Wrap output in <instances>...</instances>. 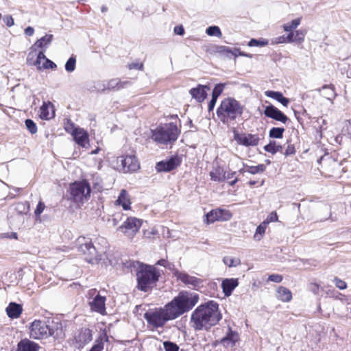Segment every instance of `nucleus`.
I'll return each mask as SVG.
<instances>
[{
	"label": "nucleus",
	"instance_id": "dca6fc26",
	"mask_svg": "<svg viewBox=\"0 0 351 351\" xmlns=\"http://www.w3.org/2000/svg\"><path fill=\"white\" fill-rule=\"evenodd\" d=\"M77 145L84 148L89 147V136L88 132L83 128H79L72 135Z\"/></svg>",
	"mask_w": 351,
	"mask_h": 351
},
{
	"label": "nucleus",
	"instance_id": "bf43d9fd",
	"mask_svg": "<svg viewBox=\"0 0 351 351\" xmlns=\"http://www.w3.org/2000/svg\"><path fill=\"white\" fill-rule=\"evenodd\" d=\"M3 21L8 27H12L14 25V19L10 15H6L3 17Z\"/></svg>",
	"mask_w": 351,
	"mask_h": 351
},
{
	"label": "nucleus",
	"instance_id": "09e8293b",
	"mask_svg": "<svg viewBox=\"0 0 351 351\" xmlns=\"http://www.w3.org/2000/svg\"><path fill=\"white\" fill-rule=\"evenodd\" d=\"M289 34H287V36H281L276 37L272 40L273 44H280V43H291L289 40Z\"/></svg>",
	"mask_w": 351,
	"mask_h": 351
},
{
	"label": "nucleus",
	"instance_id": "423d86ee",
	"mask_svg": "<svg viewBox=\"0 0 351 351\" xmlns=\"http://www.w3.org/2000/svg\"><path fill=\"white\" fill-rule=\"evenodd\" d=\"M179 131L177 126L172 123H167L158 127L152 132V139L160 144H167L177 140Z\"/></svg>",
	"mask_w": 351,
	"mask_h": 351
},
{
	"label": "nucleus",
	"instance_id": "b1692460",
	"mask_svg": "<svg viewBox=\"0 0 351 351\" xmlns=\"http://www.w3.org/2000/svg\"><path fill=\"white\" fill-rule=\"evenodd\" d=\"M5 310L7 315L10 318L17 319L21 316L23 311V308L20 304L11 302Z\"/></svg>",
	"mask_w": 351,
	"mask_h": 351
},
{
	"label": "nucleus",
	"instance_id": "2eb2a0df",
	"mask_svg": "<svg viewBox=\"0 0 351 351\" xmlns=\"http://www.w3.org/2000/svg\"><path fill=\"white\" fill-rule=\"evenodd\" d=\"M45 58L43 50L37 51V49L33 45L29 49V52L27 57V63L29 65H35L37 67L40 66V60Z\"/></svg>",
	"mask_w": 351,
	"mask_h": 351
},
{
	"label": "nucleus",
	"instance_id": "13d9d810",
	"mask_svg": "<svg viewBox=\"0 0 351 351\" xmlns=\"http://www.w3.org/2000/svg\"><path fill=\"white\" fill-rule=\"evenodd\" d=\"M295 152V150L294 146L291 144H288L284 154L286 156H288L294 154Z\"/></svg>",
	"mask_w": 351,
	"mask_h": 351
},
{
	"label": "nucleus",
	"instance_id": "58836bf2",
	"mask_svg": "<svg viewBox=\"0 0 351 351\" xmlns=\"http://www.w3.org/2000/svg\"><path fill=\"white\" fill-rule=\"evenodd\" d=\"M265 170V166L264 165H258L257 166H250L247 167L246 171L251 174H256L258 173H263Z\"/></svg>",
	"mask_w": 351,
	"mask_h": 351
},
{
	"label": "nucleus",
	"instance_id": "ddd939ff",
	"mask_svg": "<svg viewBox=\"0 0 351 351\" xmlns=\"http://www.w3.org/2000/svg\"><path fill=\"white\" fill-rule=\"evenodd\" d=\"M234 139L239 145L245 147L256 146L260 141V138L258 134H252L250 133L239 134L236 131L234 132Z\"/></svg>",
	"mask_w": 351,
	"mask_h": 351
},
{
	"label": "nucleus",
	"instance_id": "6e6d98bb",
	"mask_svg": "<svg viewBox=\"0 0 351 351\" xmlns=\"http://www.w3.org/2000/svg\"><path fill=\"white\" fill-rule=\"evenodd\" d=\"M308 288L314 294H318L320 289L319 285L315 282L310 283Z\"/></svg>",
	"mask_w": 351,
	"mask_h": 351
},
{
	"label": "nucleus",
	"instance_id": "4468645a",
	"mask_svg": "<svg viewBox=\"0 0 351 351\" xmlns=\"http://www.w3.org/2000/svg\"><path fill=\"white\" fill-rule=\"evenodd\" d=\"M264 114L269 118H271L283 123H285L288 120L287 117L284 113L272 105L265 107Z\"/></svg>",
	"mask_w": 351,
	"mask_h": 351
},
{
	"label": "nucleus",
	"instance_id": "9d476101",
	"mask_svg": "<svg viewBox=\"0 0 351 351\" xmlns=\"http://www.w3.org/2000/svg\"><path fill=\"white\" fill-rule=\"evenodd\" d=\"M30 337L35 339H45L52 335L51 330L45 322L34 321L30 326Z\"/></svg>",
	"mask_w": 351,
	"mask_h": 351
},
{
	"label": "nucleus",
	"instance_id": "412c9836",
	"mask_svg": "<svg viewBox=\"0 0 351 351\" xmlns=\"http://www.w3.org/2000/svg\"><path fill=\"white\" fill-rule=\"evenodd\" d=\"M115 205L121 206L123 210H128L131 208V201L126 190L122 189L115 201Z\"/></svg>",
	"mask_w": 351,
	"mask_h": 351
},
{
	"label": "nucleus",
	"instance_id": "c03bdc74",
	"mask_svg": "<svg viewBox=\"0 0 351 351\" xmlns=\"http://www.w3.org/2000/svg\"><path fill=\"white\" fill-rule=\"evenodd\" d=\"M225 87V84H217L213 90L212 96L213 97L218 98L220 95L223 93Z\"/></svg>",
	"mask_w": 351,
	"mask_h": 351
},
{
	"label": "nucleus",
	"instance_id": "39448f33",
	"mask_svg": "<svg viewBox=\"0 0 351 351\" xmlns=\"http://www.w3.org/2000/svg\"><path fill=\"white\" fill-rule=\"evenodd\" d=\"M77 249L84 256L85 261L90 264L98 263L106 252V247L97 248L91 239L86 237L78 238Z\"/></svg>",
	"mask_w": 351,
	"mask_h": 351
},
{
	"label": "nucleus",
	"instance_id": "a18cd8bd",
	"mask_svg": "<svg viewBox=\"0 0 351 351\" xmlns=\"http://www.w3.org/2000/svg\"><path fill=\"white\" fill-rule=\"evenodd\" d=\"M75 58L74 57H71L65 64V69L68 72H73L75 69Z\"/></svg>",
	"mask_w": 351,
	"mask_h": 351
},
{
	"label": "nucleus",
	"instance_id": "20e7f679",
	"mask_svg": "<svg viewBox=\"0 0 351 351\" xmlns=\"http://www.w3.org/2000/svg\"><path fill=\"white\" fill-rule=\"evenodd\" d=\"M243 106L235 99L228 97L224 99L217 110V115L223 123H229L241 116Z\"/></svg>",
	"mask_w": 351,
	"mask_h": 351
},
{
	"label": "nucleus",
	"instance_id": "de8ad7c7",
	"mask_svg": "<svg viewBox=\"0 0 351 351\" xmlns=\"http://www.w3.org/2000/svg\"><path fill=\"white\" fill-rule=\"evenodd\" d=\"M265 95L268 97L272 98L278 101L282 96V94L278 91H273V90H267L265 93Z\"/></svg>",
	"mask_w": 351,
	"mask_h": 351
},
{
	"label": "nucleus",
	"instance_id": "a19ab883",
	"mask_svg": "<svg viewBox=\"0 0 351 351\" xmlns=\"http://www.w3.org/2000/svg\"><path fill=\"white\" fill-rule=\"evenodd\" d=\"M267 45H268V40H267L265 39H263V38L260 39V40L252 38L248 43L249 47H263V46H266Z\"/></svg>",
	"mask_w": 351,
	"mask_h": 351
},
{
	"label": "nucleus",
	"instance_id": "9b49d317",
	"mask_svg": "<svg viewBox=\"0 0 351 351\" xmlns=\"http://www.w3.org/2000/svg\"><path fill=\"white\" fill-rule=\"evenodd\" d=\"M232 213L226 209L217 208L210 210L206 215L207 223H212L217 221H226L232 218Z\"/></svg>",
	"mask_w": 351,
	"mask_h": 351
},
{
	"label": "nucleus",
	"instance_id": "37998d69",
	"mask_svg": "<svg viewBox=\"0 0 351 351\" xmlns=\"http://www.w3.org/2000/svg\"><path fill=\"white\" fill-rule=\"evenodd\" d=\"M64 130L68 133H70L71 135L73 134V133L75 132V130L77 129L80 128H75L74 123L73 122H71L70 120H66V121L64 122Z\"/></svg>",
	"mask_w": 351,
	"mask_h": 351
},
{
	"label": "nucleus",
	"instance_id": "e433bc0d",
	"mask_svg": "<svg viewBox=\"0 0 351 351\" xmlns=\"http://www.w3.org/2000/svg\"><path fill=\"white\" fill-rule=\"evenodd\" d=\"M128 83V82H121L119 79H112L109 81L108 87L109 88L121 89L124 88Z\"/></svg>",
	"mask_w": 351,
	"mask_h": 351
},
{
	"label": "nucleus",
	"instance_id": "4d7b16f0",
	"mask_svg": "<svg viewBox=\"0 0 351 351\" xmlns=\"http://www.w3.org/2000/svg\"><path fill=\"white\" fill-rule=\"evenodd\" d=\"M268 280L274 282L279 283L282 280V276L279 274H271L269 276Z\"/></svg>",
	"mask_w": 351,
	"mask_h": 351
},
{
	"label": "nucleus",
	"instance_id": "6e6552de",
	"mask_svg": "<svg viewBox=\"0 0 351 351\" xmlns=\"http://www.w3.org/2000/svg\"><path fill=\"white\" fill-rule=\"evenodd\" d=\"M115 161L117 169L123 173H132L140 169V163L134 155L121 156Z\"/></svg>",
	"mask_w": 351,
	"mask_h": 351
},
{
	"label": "nucleus",
	"instance_id": "f03ea898",
	"mask_svg": "<svg viewBox=\"0 0 351 351\" xmlns=\"http://www.w3.org/2000/svg\"><path fill=\"white\" fill-rule=\"evenodd\" d=\"M221 319L219 305L214 301L201 304L191 315L192 326L196 330L209 329L216 325Z\"/></svg>",
	"mask_w": 351,
	"mask_h": 351
},
{
	"label": "nucleus",
	"instance_id": "473e14b6",
	"mask_svg": "<svg viewBox=\"0 0 351 351\" xmlns=\"http://www.w3.org/2000/svg\"><path fill=\"white\" fill-rule=\"evenodd\" d=\"M265 151L275 154L278 152H282V147L275 141H270L269 143L264 147Z\"/></svg>",
	"mask_w": 351,
	"mask_h": 351
},
{
	"label": "nucleus",
	"instance_id": "f257e3e1",
	"mask_svg": "<svg viewBox=\"0 0 351 351\" xmlns=\"http://www.w3.org/2000/svg\"><path fill=\"white\" fill-rule=\"evenodd\" d=\"M199 300V296L195 293L181 291L165 306L148 310L144 314V318L148 326L158 328L170 320H173L191 310Z\"/></svg>",
	"mask_w": 351,
	"mask_h": 351
},
{
	"label": "nucleus",
	"instance_id": "5fc2aeb1",
	"mask_svg": "<svg viewBox=\"0 0 351 351\" xmlns=\"http://www.w3.org/2000/svg\"><path fill=\"white\" fill-rule=\"evenodd\" d=\"M45 208V204L42 201H40L37 205V207H36L35 211H34L35 215L39 216L43 212Z\"/></svg>",
	"mask_w": 351,
	"mask_h": 351
},
{
	"label": "nucleus",
	"instance_id": "c85d7f7f",
	"mask_svg": "<svg viewBox=\"0 0 351 351\" xmlns=\"http://www.w3.org/2000/svg\"><path fill=\"white\" fill-rule=\"evenodd\" d=\"M302 20V17L300 16L283 24V30L286 32H288V34L292 33L296 30L297 27L301 24Z\"/></svg>",
	"mask_w": 351,
	"mask_h": 351
},
{
	"label": "nucleus",
	"instance_id": "2f4dec72",
	"mask_svg": "<svg viewBox=\"0 0 351 351\" xmlns=\"http://www.w3.org/2000/svg\"><path fill=\"white\" fill-rule=\"evenodd\" d=\"M321 95L326 99L331 100L335 97V93L333 87L328 85H324L322 88L319 89Z\"/></svg>",
	"mask_w": 351,
	"mask_h": 351
},
{
	"label": "nucleus",
	"instance_id": "49530a36",
	"mask_svg": "<svg viewBox=\"0 0 351 351\" xmlns=\"http://www.w3.org/2000/svg\"><path fill=\"white\" fill-rule=\"evenodd\" d=\"M25 126L31 134H34L37 132V126L32 120L27 119L25 121Z\"/></svg>",
	"mask_w": 351,
	"mask_h": 351
},
{
	"label": "nucleus",
	"instance_id": "a878e982",
	"mask_svg": "<svg viewBox=\"0 0 351 351\" xmlns=\"http://www.w3.org/2000/svg\"><path fill=\"white\" fill-rule=\"evenodd\" d=\"M276 298L282 302H289L292 300V293L289 289L280 286L276 290Z\"/></svg>",
	"mask_w": 351,
	"mask_h": 351
},
{
	"label": "nucleus",
	"instance_id": "052dcab7",
	"mask_svg": "<svg viewBox=\"0 0 351 351\" xmlns=\"http://www.w3.org/2000/svg\"><path fill=\"white\" fill-rule=\"evenodd\" d=\"M1 238H9V239H17V234L16 232H7V233H2L0 235Z\"/></svg>",
	"mask_w": 351,
	"mask_h": 351
},
{
	"label": "nucleus",
	"instance_id": "7ed1b4c3",
	"mask_svg": "<svg viewBox=\"0 0 351 351\" xmlns=\"http://www.w3.org/2000/svg\"><path fill=\"white\" fill-rule=\"evenodd\" d=\"M128 267L136 268L137 287L141 291H147L158 280L160 272L153 265L132 261L129 263Z\"/></svg>",
	"mask_w": 351,
	"mask_h": 351
},
{
	"label": "nucleus",
	"instance_id": "338daca9",
	"mask_svg": "<svg viewBox=\"0 0 351 351\" xmlns=\"http://www.w3.org/2000/svg\"><path fill=\"white\" fill-rule=\"evenodd\" d=\"M217 99V98L212 97V99L210 100V101L208 104V110L209 111H211V110H213V108H214V107L215 106Z\"/></svg>",
	"mask_w": 351,
	"mask_h": 351
},
{
	"label": "nucleus",
	"instance_id": "f704fd0d",
	"mask_svg": "<svg viewBox=\"0 0 351 351\" xmlns=\"http://www.w3.org/2000/svg\"><path fill=\"white\" fill-rule=\"evenodd\" d=\"M267 225L263 221L256 228V232L254 234V239L256 241H261L265 233Z\"/></svg>",
	"mask_w": 351,
	"mask_h": 351
},
{
	"label": "nucleus",
	"instance_id": "4c0bfd02",
	"mask_svg": "<svg viewBox=\"0 0 351 351\" xmlns=\"http://www.w3.org/2000/svg\"><path fill=\"white\" fill-rule=\"evenodd\" d=\"M285 129L282 128H272L270 131L269 136L270 138H282Z\"/></svg>",
	"mask_w": 351,
	"mask_h": 351
},
{
	"label": "nucleus",
	"instance_id": "6ab92c4d",
	"mask_svg": "<svg viewBox=\"0 0 351 351\" xmlns=\"http://www.w3.org/2000/svg\"><path fill=\"white\" fill-rule=\"evenodd\" d=\"M39 112V116L42 119L49 120L55 116L54 106L50 101L43 102Z\"/></svg>",
	"mask_w": 351,
	"mask_h": 351
},
{
	"label": "nucleus",
	"instance_id": "7c9ffc66",
	"mask_svg": "<svg viewBox=\"0 0 351 351\" xmlns=\"http://www.w3.org/2000/svg\"><path fill=\"white\" fill-rule=\"evenodd\" d=\"M92 340V335L90 330L88 329H84L80 331L79 333L77 341L80 345H84Z\"/></svg>",
	"mask_w": 351,
	"mask_h": 351
},
{
	"label": "nucleus",
	"instance_id": "5701e85b",
	"mask_svg": "<svg viewBox=\"0 0 351 351\" xmlns=\"http://www.w3.org/2000/svg\"><path fill=\"white\" fill-rule=\"evenodd\" d=\"M39 346L27 339L20 341L17 346V351H38Z\"/></svg>",
	"mask_w": 351,
	"mask_h": 351
},
{
	"label": "nucleus",
	"instance_id": "c9c22d12",
	"mask_svg": "<svg viewBox=\"0 0 351 351\" xmlns=\"http://www.w3.org/2000/svg\"><path fill=\"white\" fill-rule=\"evenodd\" d=\"M224 264L229 267H237L241 264V260L237 257H232L230 256H225L223 258Z\"/></svg>",
	"mask_w": 351,
	"mask_h": 351
},
{
	"label": "nucleus",
	"instance_id": "0eeeda50",
	"mask_svg": "<svg viewBox=\"0 0 351 351\" xmlns=\"http://www.w3.org/2000/svg\"><path fill=\"white\" fill-rule=\"evenodd\" d=\"M72 199L77 204L88 201L90 195V187L87 180L73 183L70 186Z\"/></svg>",
	"mask_w": 351,
	"mask_h": 351
},
{
	"label": "nucleus",
	"instance_id": "cd10ccee",
	"mask_svg": "<svg viewBox=\"0 0 351 351\" xmlns=\"http://www.w3.org/2000/svg\"><path fill=\"white\" fill-rule=\"evenodd\" d=\"M306 32V30L304 29H296L289 34V40L291 43H302L304 41Z\"/></svg>",
	"mask_w": 351,
	"mask_h": 351
},
{
	"label": "nucleus",
	"instance_id": "69168bd1",
	"mask_svg": "<svg viewBox=\"0 0 351 351\" xmlns=\"http://www.w3.org/2000/svg\"><path fill=\"white\" fill-rule=\"evenodd\" d=\"M129 69H136L141 70L143 69V64L142 63H132L129 65Z\"/></svg>",
	"mask_w": 351,
	"mask_h": 351
},
{
	"label": "nucleus",
	"instance_id": "603ef678",
	"mask_svg": "<svg viewBox=\"0 0 351 351\" xmlns=\"http://www.w3.org/2000/svg\"><path fill=\"white\" fill-rule=\"evenodd\" d=\"M342 132L344 135H351V121H344Z\"/></svg>",
	"mask_w": 351,
	"mask_h": 351
},
{
	"label": "nucleus",
	"instance_id": "f3484780",
	"mask_svg": "<svg viewBox=\"0 0 351 351\" xmlns=\"http://www.w3.org/2000/svg\"><path fill=\"white\" fill-rule=\"evenodd\" d=\"M105 302L106 298L97 294L93 300L89 301V305L92 311L104 315L106 312Z\"/></svg>",
	"mask_w": 351,
	"mask_h": 351
},
{
	"label": "nucleus",
	"instance_id": "0e129e2a",
	"mask_svg": "<svg viewBox=\"0 0 351 351\" xmlns=\"http://www.w3.org/2000/svg\"><path fill=\"white\" fill-rule=\"evenodd\" d=\"M174 32H175V34H176L178 35H183L184 32V28H183V27L182 25L176 26L174 27Z\"/></svg>",
	"mask_w": 351,
	"mask_h": 351
},
{
	"label": "nucleus",
	"instance_id": "8fccbe9b",
	"mask_svg": "<svg viewBox=\"0 0 351 351\" xmlns=\"http://www.w3.org/2000/svg\"><path fill=\"white\" fill-rule=\"evenodd\" d=\"M278 217L276 212L273 211L267 216V219L264 220L263 222L268 225L269 223L276 222L278 221Z\"/></svg>",
	"mask_w": 351,
	"mask_h": 351
},
{
	"label": "nucleus",
	"instance_id": "ea45409f",
	"mask_svg": "<svg viewBox=\"0 0 351 351\" xmlns=\"http://www.w3.org/2000/svg\"><path fill=\"white\" fill-rule=\"evenodd\" d=\"M206 32L208 35L210 36H217V37H221V32L219 27L217 26H210L208 27L206 30Z\"/></svg>",
	"mask_w": 351,
	"mask_h": 351
},
{
	"label": "nucleus",
	"instance_id": "aec40b11",
	"mask_svg": "<svg viewBox=\"0 0 351 351\" xmlns=\"http://www.w3.org/2000/svg\"><path fill=\"white\" fill-rule=\"evenodd\" d=\"M179 165V160L176 158H171L166 161L159 162L156 169L157 171H170Z\"/></svg>",
	"mask_w": 351,
	"mask_h": 351
},
{
	"label": "nucleus",
	"instance_id": "774afa93",
	"mask_svg": "<svg viewBox=\"0 0 351 351\" xmlns=\"http://www.w3.org/2000/svg\"><path fill=\"white\" fill-rule=\"evenodd\" d=\"M34 29L32 27H27L25 29V34L27 36H31L34 34Z\"/></svg>",
	"mask_w": 351,
	"mask_h": 351
},
{
	"label": "nucleus",
	"instance_id": "3c124183",
	"mask_svg": "<svg viewBox=\"0 0 351 351\" xmlns=\"http://www.w3.org/2000/svg\"><path fill=\"white\" fill-rule=\"evenodd\" d=\"M164 348L165 351H178V346L176 343L169 341L164 342Z\"/></svg>",
	"mask_w": 351,
	"mask_h": 351
},
{
	"label": "nucleus",
	"instance_id": "680f3d73",
	"mask_svg": "<svg viewBox=\"0 0 351 351\" xmlns=\"http://www.w3.org/2000/svg\"><path fill=\"white\" fill-rule=\"evenodd\" d=\"M219 51L220 53H226L228 56H229L230 54L231 55L232 49L226 46H221L219 47Z\"/></svg>",
	"mask_w": 351,
	"mask_h": 351
},
{
	"label": "nucleus",
	"instance_id": "864d4df0",
	"mask_svg": "<svg viewBox=\"0 0 351 351\" xmlns=\"http://www.w3.org/2000/svg\"><path fill=\"white\" fill-rule=\"evenodd\" d=\"M334 282H335L336 287L341 290L345 289L347 287L346 282L338 278H335Z\"/></svg>",
	"mask_w": 351,
	"mask_h": 351
},
{
	"label": "nucleus",
	"instance_id": "79ce46f5",
	"mask_svg": "<svg viewBox=\"0 0 351 351\" xmlns=\"http://www.w3.org/2000/svg\"><path fill=\"white\" fill-rule=\"evenodd\" d=\"M44 62L40 67H37L38 70H43L46 69H55L56 68V64L52 62L51 60L47 59L45 56V58L43 59Z\"/></svg>",
	"mask_w": 351,
	"mask_h": 351
},
{
	"label": "nucleus",
	"instance_id": "bb28decb",
	"mask_svg": "<svg viewBox=\"0 0 351 351\" xmlns=\"http://www.w3.org/2000/svg\"><path fill=\"white\" fill-rule=\"evenodd\" d=\"M239 340L238 333L230 330L227 335L221 341L223 346L226 348H232L234 346L235 343Z\"/></svg>",
	"mask_w": 351,
	"mask_h": 351
},
{
	"label": "nucleus",
	"instance_id": "a211bd4d",
	"mask_svg": "<svg viewBox=\"0 0 351 351\" xmlns=\"http://www.w3.org/2000/svg\"><path fill=\"white\" fill-rule=\"evenodd\" d=\"M210 90L208 86L198 85L197 87L191 89L190 94L193 98L198 102H202L207 96V92Z\"/></svg>",
	"mask_w": 351,
	"mask_h": 351
},
{
	"label": "nucleus",
	"instance_id": "4be33fe9",
	"mask_svg": "<svg viewBox=\"0 0 351 351\" xmlns=\"http://www.w3.org/2000/svg\"><path fill=\"white\" fill-rule=\"evenodd\" d=\"M239 282L237 278H226L222 281L221 287L226 296H230L233 290L238 286Z\"/></svg>",
	"mask_w": 351,
	"mask_h": 351
},
{
	"label": "nucleus",
	"instance_id": "393cba45",
	"mask_svg": "<svg viewBox=\"0 0 351 351\" xmlns=\"http://www.w3.org/2000/svg\"><path fill=\"white\" fill-rule=\"evenodd\" d=\"M210 176L213 181L219 182L230 179V176H226V173L220 167H217L210 171Z\"/></svg>",
	"mask_w": 351,
	"mask_h": 351
},
{
	"label": "nucleus",
	"instance_id": "72a5a7b5",
	"mask_svg": "<svg viewBox=\"0 0 351 351\" xmlns=\"http://www.w3.org/2000/svg\"><path fill=\"white\" fill-rule=\"evenodd\" d=\"M91 182L93 184V189L99 192L104 189L102 184V180L98 173H94L92 175Z\"/></svg>",
	"mask_w": 351,
	"mask_h": 351
},
{
	"label": "nucleus",
	"instance_id": "e2e57ef3",
	"mask_svg": "<svg viewBox=\"0 0 351 351\" xmlns=\"http://www.w3.org/2000/svg\"><path fill=\"white\" fill-rule=\"evenodd\" d=\"M104 349V345L102 342H97L95 343L90 351H102Z\"/></svg>",
	"mask_w": 351,
	"mask_h": 351
},
{
	"label": "nucleus",
	"instance_id": "1a4fd4ad",
	"mask_svg": "<svg viewBox=\"0 0 351 351\" xmlns=\"http://www.w3.org/2000/svg\"><path fill=\"white\" fill-rule=\"evenodd\" d=\"M143 221L134 217H128L127 219L118 228L126 237L133 239L139 231Z\"/></svg>",
	"mask_w": 351,
	"mask_h": 351
},
{
	"label": "nucleus",
	"instance_id": "f8f14e48",
	"mask_svg": "<svg viewBox=\"0 0 351 351\" xmlns=\"http://www.w3.org/2000/svg\"><path fill=\"white\" fill-rule=\"evenodd\" d=\"M173 276L178 280L181 281L186 286L192 287L195 289L202 287V280L200 278L193 276H190L184 271L176 269L173 271Z\"/></svg>",
	"mask_w": 351,
	"mask_h": 351
},
{
	"label": "nucleus",
	"instance_id": "c756f323",
	"mask_svg": "<svg viewBox=\"0 0 351 351\" xmlns=\"http://www.w3.org/2000/svg\"><path fill=\"white\" fill-rule=\"evenodd\" d=\"M53 38V36L51 34H47L40 39L38 40L33 46L35 48H39L40 50H43V53L45 51L49 46V45L51 43Z\"/></svg>",
	"mask_w": 351,
	"mask_h": 351
}]
</instances>
